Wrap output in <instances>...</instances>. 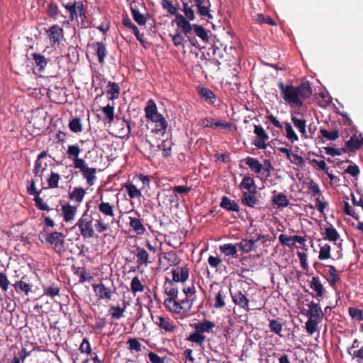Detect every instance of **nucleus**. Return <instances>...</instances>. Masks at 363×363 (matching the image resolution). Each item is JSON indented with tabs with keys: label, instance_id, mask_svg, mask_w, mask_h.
<instances>
[{
	"label": "nucleus",
	"instance_id": "f257e3e1",
	"mask_svg": "<svg viewBox=\"0 0 363 363\" xmlns=\"http://www.w3.org/2000/svg\"><path fill=\"white\" fill-rule=\"evenodd\" d=\"M278 86L284 101L298 106H303V100L309 99L313 93L308 82H301L297 86L285 85L283 82H279Z\"/></svg>",
	"mask_w": 363,
	"mask_h": 363
},
{
	"label": "nucleus",
	"instance_id": "f03ea898",
	"mask_svg": "<svg viewBox=\"0 0 363 363\" xmlns=\"http://www.w3.org/2000/svg\"><path fill=\"white\" fill-rule=\"evenodd\" d=\"M81 149L79 146L77 145H71L68 146L67 153L69 158L74 159V167L76 169H79L84 179H86L88 184L91 186L93 181L96 179V169L92 167H88L86 165L84 160L79 158Z\"/></svg>",
	"mask_w": 363,
	"mask_h": 363
},
{
	"label": "nucleus",
	"instance_id": "7ed1b4c3",
	"mask_svg": "<svg viewBox=\"0 0 363 363\" xmlns=\"http://www.w3.org/2000/svg\"><path fill=\"white\" fill-rule=\"evenodd\" d=\"M191 326L194 328L195 331L190 334L186 340L199 345H202L206 341V336L203 333L212 332L216 325L212 321L203 319L202 321L191 324Z\"/></svg>",
	"mask_w": 363,
	"mask_h": 363
},
{
	"label": "nucleus",
	"instance_id": "20e7f679",
	"mask_svg": "<svg viewBox=\"0 0 363 363\" xmlns=\"http://www.w3.org/2000/svg\"><path fill=\"white\" fill-rule=\"evenodd\" d=\"M60 2L62 6L69 12V20H67V16L63 14H60V16L64 19L62 21L63 25L69 24V21H73L79 17L83 21L84 19L86 18V9L84 6V3L82 1H74V2H68L65 3L63 1L60 0Z\"/></svg>",
	"mask_w": 363,
	"mask_h": 363
},
{
	"label": "nucleus",
	"instance_id": "39448f33",
	"mask_svg": "<svg viewBox=\"0 0 363 363\" xmlns=\"http://www.w3.org/2000/svg\"><path fill=\"white\" fill-rule=\"evenodd\" d=\"M162 7L167 9L171 15H174L176 18L174 20L178 28L182 29L183 33L186 36L191 33V24L187 21L185 17L177 13V9L169 0H162Z\"/></svg>",
	"mask_w": 363,
	"mask_h": 363
},
{
	"label": "nucleus",
	"instance_id": "423d86ee",
	"mask_svg": "<svg viewBox=\"0 0 363 363\" xmlns=\"http://www.w3.org/2000/svg\"><path fill=\"white\" fill-rule=\"evenodd\" d=\"M164 305L167 310L170 313L184 315L191 311L193 305V300L187 298L180 301H178L177 299L175 301L164 299Z\"/></svg>",
	"mask_w": 363,
	"mask_h": 363
},
{
	"label": "nucleus",
	"instance_id": "0eeeda50",
	"mask_svg": "<svg viewBox=\"0 0 363 363\" xmlns=\"http://www.w3.org/2000/svg\"><path fill=\"white\" fill-rule=\"evenodd\" d=\"M87 209L83 213L81 218L77 220L75 226L79 228L81 235L84 238H91L94 236V230L93 228V218L88 213L89 209V202L86 203Z\"/></svg>",
	"mask_w": 363,
	"mask_h": 363
},
{
	"label": "nucleus",
	"instance_id": "6e6552de",
	"mask_svg": "<svg viewBox=\"0 0 363 363\" xmlns=\"http://www.w3.org/2000/svg\"><path fill=\"white\" fill-rule=\"evenodd\" d=\"M45 242L52 247L55 252L61 254L65 251L66 235L62 233L54 231L48 233L45 231Z\"/></svg>",
	"mask_w": 363,
	"mask_h": 363
},
{
	"label": "nucleus",
	"instance_id": "1a4fd4ad",
	"mask_svg": "<svg viewBox=\"0 0 363 363\" xmlns=\"http://www.w3.org/2000/svg\"><path fill=\"white\" fill-rule=\"evenodd\" d=\"M28 185H27V192L30 196H34V201L35 203V206L41 210V211H49L50 208L49 206L45 203L41 197H40V194L42 192V189L38 191L35 188V181L34 179H31L28 181Z\"/></svg>",
	"mask_w": 363,
	"mask_h": 363
},
{
	"label": "nucleus",
	"instance_id": "9d476101",
	"mask_svg": "<svg viewBox=\"0 0 363 363\" xmlns=\"http://www.w3.org/2000/svg\"><path fill=\"white\" fill-rule=\"evenodd\" d=\"M254 133L257 138L253 141L252 144L259 149L265 150L267 145L265 142L269 139V135L262 126L259 125H254Z\"/></svg>",
	"mask_w": 363,
	"mask_h": 363
},
{
	"label": "nucleus",
	"instance_id": "9b49d317",
	"mask_svg": "<svg viewBox=\"0 0 363 363\" xmlns=\"http://www.w3.org/2000/svg\"><path fill=\"white\" fill-rule=\"evenodd\" d=\"M98 209L99 213L104 216V218L111 219V224L116 222L115 218L114 206L109 202L104 201L102 196H101L100 202L98 205Z\"/></svg>",
	"mask_w": 363,
	"mask_h": 363
},
{
	"label": "nucleus",
	"instance_id": "f8f14e48",
	"mask_svg": "<svg viewBox=\"0 0 363 363\" xmlns=\"http://www.w3.org/2000/svg\"><path fill=\"white\" fill-rule=\"evenodd\" d=\"M155 323L166 333H174L178 329L175 322L169 317L157 316Z\"/></svg>",
	"mask_w": 363,
	"mask_h": 363
},
{
	"label": "nucleus",
	"instance_id": "ddd939ff",
	"mask_svg": "<svg viewBox=\"0 0 363 363\" xmlns=\"http://www.w3.org/2000/svg\"><path fill=\"white\" fill-rule=\"evenodd\" d=\"M197 9L199 15L203 19H212L211 13V3L210 0H193Z\"/></svg>",
	"mask_w": 363,
	"mask_h": 363
},
{
	"label": "nucleus",
	"instance_id": "4468645a",
	"mask_svg": "<svg viewBox=\"0 0 363 363\" xmlns=\"http://www.w3.org/2000/svg\"><path fill=\"white\" fill-rule=\"evenodd\" d=\"M230 296L233 302L238 306L240 308L244 309L246 311H250L249 307V299L247 296L240 291H230Z\"/></svg>",
	"mask_w": 363,
	"mask_h": 363
},
{
	"label": "nucleus",
	"instance_id": "2eb2a0df",
	"mask_svg": "<svg viewBox=\"0 0 363 363\" xmlns=\"http://www.w3.org/2000/svg\"><path fill=\"white\" fill-rule=\"evenodd\" d=\"M92 288L99 299H111L113 291L111 288L106 287L104 284H94Z\"/></svg>",
	"mask_w": 363,
	"mask_h": 363
},
{
	"label": "nucleus",
	"instance_id": "dca6fc26",
	"mask_svg": "<svg viewBox=\"0 0 363 363\" xmlns=\"http://www.w3.org/2000/svg\"><path fill=\"white\" fill-rule=\"evenodd\" d=\"M47 33L48 34V37L52 45L59 43L60 40L64 37L63 28L57 24L52 26L47 30Z\"/></svg>",
	"mask_w": 363,
	"mask_h": 363
},
{
	"label": "nucleus",
	"instance_id": "f3484780",
	"mask_svg": "<svg viewBox=\"0 0 363 363\" xmlns=\"http://www.w3.org/2000/svg\"><path fill=\"white\" fill-rule=\"evenodd\" d=\"M172 274L173 281L184 283L189 279V269L184 265L172 269Z\"/></svg>",
	"mask_w": 363,
	"mask_h": 363
},
{
	"label": "nucleus",
	"instance_id": "a211bd4d",
	"mask_svg": "<svg viewBox=\"0 0 363 363\" xmlns=\"http://www.w3.org/2000/svg\"><path fill=\"white\" fill-rule=\"evenodd\" d=\"M256 192H242L241 202L244 206L250 208H257L260 204L259 200L255 196Z\"/></svg>",
	"mask_w": 363,
	"mask_h": 363
},
{
	"label": "nucleus",
	"instance_id": "6ab92c4d",
	"mask_svg": "<svg viewBox=\"0 0 363 363\" xmlns=\"http://www.w3.org/2000/svg\"><path fill=\"white\" fill-rule=\"evenodd\" d=\"M145 117L151 121H155L156 118H158L159 116L162 115L158 113L156 104L152 99L147 101L145 108Z\"/></svg>",
	"mask_w": 363,
	"mask_h": 363
},
{
	"label": "nucleus",
	"instance_id": "aec40b11",
	"mask_svg": "<svg viewBox=\"0 0 363 363\" xmlns=\"http://www.w3.org/2000/svg\"><path fill=\"white\" fill-rule=\"evenodd\" d=\"M91 46L94 49L99 62L103 65L105 63V57L108 54L105 44L102 42H95Z\"/></svg>",
	"mask_w": 363,
	"mask_h": 363
},
{
	"label": "nucleus",
	"instance_id": "412c9836",
	"mask_svg": "<svg viewBox=\"0 0 363 363\" xmlns=\"http://www.w3.org/2000/svg\"><path fill=\"white\" fill-rule=\"evenodd\" d=\"M308 306L309 308L307 312L308 318L322 320L324 314L319 303L311 301Z\"/></svg>",
	"mask_w": 363,
	"mask_h": 363
},
{
	"label": "nucleus",
	"instance_id": "4be33fe9",
	"mask_svg": "<svg viewBox=\"0 0 363 363\" xmlns=\"http://www.w3.org/2000/svg\"><path fill=\"white\" fill-rule=\"evenodd\" d=\"M135 250L133 252L134 255L137 258V263L139 265H145L147 266L149 262V254L148 252L143 247L135 245Z\"/></svg>",
	"mask_w": 363,
	"mask_h": 363
},
{
	"label": "nucleus",
	"instance_id": "5701e85b",
	"mask_svg": "<svg viewBox=\"0 0 363 363\" xmlns=\"http://www.w3.org/2000/svg\"><path fill=\"white\" fill-rule=\"evenodd\" d=\"M13 286L17 293H25L28 295L31 291V285L28 283V277L24 275L20 281H16Z\"/></svg>",
	"mask_w": 363,
	"mask_h": 363
},
{
	"label": "nucleus",
	"instance_id": "b1692460",
	"mask_svg": "<svg viewBox=\"0 0 363 363\" xmlns=\"http://www.w3.org/2000/svg\"><path fill=\"white\" fill-rule=\"evenodd\" d=\"M77 211V206H71L66 203L62 206V215L65 222H69L74 220Z\"/></svg>",
	"mask_w": 363,
	"mask_h": 363
},
{
	"label": "nucleus",
	"instance_id": "393cba45",
	"mask_svg": "<svg viewBox=\"0 0 363 363\" xmlns=\"http://www.w3.org/2000/svg\"><path fill=\"white\" fill-rule=\"evenodd\" d=\"M174 281L173 280H169L166 279V281L164 284V292L169 296L166 299H171L172 301H175L178 296V288L174 284Z\"/></svg>",
	"mask_w": 363,
	"mask_h": 363
},
{
	"label": "nucleus",
	"instance_id": "a878e982",
	"mask_svg": "<svg viewBox=\"0 0 363 363\" xmlns=\"http://www.w3.org/2000/svg\"><path fill=\"white\" fill-rule=\"evenodd\" d=\"M309 285L310 288L315 292V294L313 295V297L321 298L323 296L325 289L319 277H313Z\"/></svg>",
	"mask_w": 363,
	"mask_h": 363
},
{
	"label": "nucleus",
	"instance_id": "bb28decb",
	"mask_svg": "<svg viewBox=\"0 0 363 363\" xmlns=\"http://www.w3.org/2000/svg\"><path fill=\"white\" fill-rule=\"evenodd\" d=\"M220 206L228 211H240V206L234 200H231L226 196H223L221 198Z\"/></svg>",
	"mask_w": 363,
	"mask_h": 363
},
{
	"label": "nucleus",
	"instance_id": "cd10ccee",
	"mask_svg": "<svg viewBox=\"0 0 363 363\" xmlns=\"http://www.w3.org/2000/svg\"><path fill=\"white\" fill-rule=\"evenodd\" d=\"M201 125L205 127H210L213 128H228L231 126L230 123H223V122H216L214 119L212 118H205L201 119Z\"/></svg>",
	"mask_w": 363,
	"mask_h": 363
},
{
	"label": "nucleus",
	"instance_id": "c85d7f7f",
	"mask_svg": "<svg viewBox=\"0 0 363 363\" xmlns=\"http://www.w3.org/2000/svg\"><path fill=\"white\" fill-rule=\"evenodd\" d=\"M238 247L237 244L234 245L232 243H226L222 245H220L219 250L223 254L225 257H238Z\"/></svg>",
	"mask_w": 363,
	"mask_h": 363
},
{
	"label": "nucleus",
	"instance_id": "c756f323",
	"mask_svg": "<svg viewBox=\"0 0 363 363\" xmlns=\"http://www.w3.org/2000/svg\"><path fill=\"white\" fill-rule=\"evenodd\" d=\"M236 244L239 250L244 253H249L257 248L255 240L252 239H242L240 242Z\"/></svg>",
	"mask_w": 363,
	"mask_h": 363
},
{
	"label": "nucleus",
	"instance_id": "7c9ffc66",
	"mask_svg": "<svg viewBox=\"0 0 363 363\" xmlns=\"http://www.w3.org/2000/svg\"><path fill=\"white\" fill-rule=\"evenodd\" d=\"M129 225L138 235H143L146 229L142 220L135 217H129Z\"/></svg>",
	"mask_w": 363,
	"mask_h": 363
},
{
	"label": "nucleus",
	"instance_id": "2f4dec72",
	"mask_svg": "<svg viewBox=\"0 0 363 363\" xmlns=\"http://www.w3.org/2000/svg\"><path fill=\"white\" fill-rule=\"evenodd\" d=\"M248 165L249 168L255 174H260L263 169V165L256 158L247 157L242 160Z\"/></svg>",
	"mask_w": 363,
	"mask_h": 363
},
{
	"label": "nucleus",
	"instance_id": "473e14b6",
	"mask_svg": "<svg viewBox=\"0 0 363 363\" xmlns=\"http://www.w3.org/2000/svg\"><path fill=\"white\" fill-rule=\"evenodd\" d=\"M123 188L125 189L128 196L130 199L140 198L142 196V193L135 184L130 182H126L123 184Z\"/></svg>",
	"mask_w": 363,
	"mask_h": 363
},
{
	"label": "nucleus",
	"instance_id": "72a5a7b5",
	"mask_svg": "<svg viewBox=\"0 0 363 363\" xmlns=\"http://www.w3.org/2000/svg\"><path fill=\"white\" fill-rule=\"evenodd\" d=\"M324 235V240L333 242H335L340 238L339 233L332 225L325 228Z\"/></svg>",
	"mask_w": 363,
	"mask_h": 363
},
{
	"label": "nucleus",
	"instance_id": "f704fd0d",
	"mask_svg": "<svg viewBox=\"0 0 363 363\" xmlns=\"http://www.w3.org/2000/svg\"><path fill=\"white\" fill-rule=\"evenodd\" d=\"M240 188H243L248 191V192H256L257 191V186L255 184V180L252 177L249 176H245L240 183Z\"/></svg>",
	"mask_w": 363,
	"mask_h": 363
},
{
	"label": "nucleus",
	"instance_id": "c9c22d12",
	"mask_svg": "<svg viewBox=\"0 0 363 363\" xmlns=\"http://www.w3.org/2000/svg\"><path fill=\"white\" fill-rule=\"evenodd\" d=\"M194 30V33L200 38L203 41L208 42L209 40L208 31L202 26L198 24L191 25V30Z\"/></svg>",
	"mask_w": 363,
	"mask_h": 363
},
{
	"label": "nucleus",
	"instance_id": "e433bc0d",
	"mask_svg": "<svg viewBox=\"0 0 363 363\" xmlns=\"http://www.w3.org/2000/svg\"><path fill=\"white\" fill-rule=\"evenodd\" d=\"M85 195V191L82 187H75L72 191L69 194V199L75 201L77 203H81Z\"/></svg>",
	"mask_w": 363,
	"mask_h": 363
},
{
	"label": "nucleus",
	"instance_id": "4c0bfd02",
	"mask_svg": "<svg viewBox=\"0 0 363 363\" xmlns=\"http://www.w3.org/2000/svg\"><path fill=\"white\" fill-rule=\"evenodd\" d=\"M131 14L134 21L140 26H145L147 22L146 17L142 14L136 6H130Z\"/></svg>",
	"mask_w": 363,
	"mask_h": 363
},
{
	"label": "nucleus",
	"instance_id": "58836bf2",
	"mask_svg": "<svg viewBox=\"0 0 363 363\" xmlns=\"http://www.w3.org/2000/svg\"><path fill=\"white\" fill-rule=\"evenodd\" d=\"M48 164L47 163H43L42 161L35 160L34 168H33V174L35 177H39L40 180H43V173L47 169Z\"/></svg>",
	"mask_w": 363,
	"mask_h": 363
},
{
	"label": "nucleus",
	"instance_id": "ea45409f",
	"mask_svg": "<svg viewBox=\"0 0 363 363\" xmlns=\"http://www.w3.org/2000/svg\"><path fill=\"white\" fill-rule=\"evenodd\" d=\"M127 303H124V307L121 308L119 306H111L109 309V313L111 316V318L113 320H118L120 319L123 316V313L125 310V306Z\"/></svg>",
	"mask_w": 363,
	"mask_h": 363
},
{
	"label": "nucleus",
	"instance_id": "a19ab883",
	"mask_svg": "<svg viewBox=\"0 0 363 363\" xmlns=\"http://www.w3.org/2000/svg\"><path fill=\"white\" fill-rule=\"evenodd\" d=\"M272 202L279 208L286 207L289 205V201L286 196L283 193H279L272 197Z\"/></svg>",
	"mask_w": 363,
	"mask_h": 363
},
{
	"label": "nucleus",
	"instance_id": "79ce46f5",
	"mask_svg": "<svg viewBox=\"0 0 363 363\" xmlns=\"http://www.w3.org/2000/svg\"><path fill=\"white\" fill-rule=\"evenodd\" d=\"M329 277L328 281L331 286H335V284L340 280V274L335 267L333 265H328Z\"/></svg>",
	"mask_w": 363,
	"mask_h": 363
},
{
	"label": "nucleus",
	"instance_id": "37998d69",
	"mask_svg": "<svg viewBox=\"0 0 363 363\" xmlns=\"http://www.w3.org/2000/svg\"><path fill=\"white\" fill-rule=\"evenodd\" d=\"M33 60L36 67H38V70L40 72L43 71L48 63V60L40 53H33Z\"/></svg>",
	"mask_w": 363,
	"mask_h": 363
},
{
	"label": "nucleus",
	"instance_id": "c03bdc74",
	"mask_svg": "<svg viewBox=\"0 0 363 363\" xmlns=\"http://www.w3.org/2000/svg\"><path fill=\"white\" fill-rule=\"evenodd\" d=\"M152 121L155 123V133L163 134L166 131L167 128V121L162 115L159 116L158 118Z\"/></svg>",
	"mask_w": 363,
	"mask_h": 363
},
{
	"label": "nucleus",
	"instance_id": "a18cd8bd",
	"mask_svg": "<svg viewBox=\"0 0 363 363\" xmlns=\"http://www.w3.org/2000/svg\"><path fill=\"white\" fill-rule=\"evenodd\" d=\"M291 121L294 125V126L299 130L301 133L302 136L304 138H308V135L306 134V121L299 119L295 116L291 117Z\"/></svg>",
	"mask_w": 363,
	"mask_h": 363
},
{
	"label": "nucleus",
	"instance_id": "49530a36",
	"mask_svg": "<svg viewBox=\"0 0 363 363\" xmlns=\"http://www.w3.org/2000/svg\"><path fill=\"white\" fill-rule=\"evenodd\" d=\"M60 289L58 286L52 284L48 286H43V295L54 298L60 294Z\"/></svg>",
	"mask_w": 363,
	"mask_h": 363
},
{
	"label": "nucleus",
	"instance_id": "de8ad7c7",
	"mask_svg": "<svg viewBox=\"0 0 363 363\" xmlns=\"http://www.w3.org/2000/svg\"><path fill=\"white\" fill-rule=\"evenodd\" d=\"M320 133L321 134V136L324 138H326L328 140L334 141L337 140L339 136V130L338 129H334L331 131H328L326 129H320Z\"/></svg>",
	"mask_w": 363,
	"mask_h": 363
},
{
	"label": "nucleus",
	"instance_id": "09e8293b",
	"mask_svg": "<svg viewBox=\"0 0 363 363\" xmlns=\"http://www.w3.org/2000/svg\"><path fill=\"white\" fill-rule=\"evenodd\" d=\"M345 146L349 150V152H355L360 149V144L359 143V138L356 135H352L350 139L345 143Z\"/></svg>",
	"mask_w": 363,
	"mask_h": 363
},
{
	"label": "nucleus",
	"instance_id": "8fccbe9b",
	"mask_svg": "<svg viewBox=\"0 0 363 363\" xmlns=\"http://www.w3.org/2000/svg\"><path fill=\"white\" fill-rule=\"evenodd\" d=\"M269 327L272 332L281 336V332L282 331L283 328V323L279 320V318L270 320Z\"/></svg>",
	"mask_w": 363,
	"mask_h": 363
},
{
	"label": "nucleus",
	"instance_id": "3c124183",
	"mask_svg": "<svg viewBox=\"0 0 363 363\" xmlns=\"http://www.w3.org/2000/svg\"><path fill=\"white\" fill-rule=\"evenodd\" d=\"M164 257L167 260L170 266H177L181 262V259L175 251H170L165 253Z\"/></svg>",
	"mask_w": 363,
	"mask_h": 363
},
{
	"label": "nucleus",
	"instance_id": "603ef678",
	"mask_svg": "<svg viewBox=\"0 0 363 363\" xmlns=\"http://www.w3.org/2000/svg\"><path fill=\"white\" fill-rule=\"evenodd\" d=\"M108 86L110 88L107 91V94L111 95L109 99L111 100L118 99L120 94V87L118 84L116 82H109Z\"/></svg>",
	"mask_w": 363,
	"mask_h": 363
},
{
	"label": "nucleus",
	"instance_id": "864d4df0",
	"mask_svg": "<svg viewBox=\"0 0 363 363\" xmlns=\"http://www.w3.org/2000/svg\"><path fill=\"white\" fill-rule=\"evenodd\" d=\"M130 289L134 294L144 291L145 287L138 277H135L132 279L130 282Z\"/></svg>",
	"mask_w": 363,
	"mask_h": 363
},
{
	"label": "nucleus",
	"instance_id": "5fc2aeb1",
	"mask_svg": "<svg viewBox=\"0 0 363 363\" xmlns=\"http://www.w3.org/2000/svg\"><path fill=\"white\" fill-rule=\"evenodd\" d=\"M201 96L206 100H209L211 104H214L216 101V94L208 88H201L199 91Z\"/></svg>",
	"mask_w": 363,
	"mask_h": 363
},
{
	"label": "nucleus",
	"instance_id": "6e6d98bb",
	"mask_svg": "<svg viewBox=\"0 0 363 363\" xmlns=\"http://www.w3.org/2000/svg\"><path fill=\"white\" fill-rule=\"evenodd\" d=\"M60 175L58 173L52 172L50 177L48 178L47 182L48 188L55 189L58 187V183L60 179Z\"/></svg>",
	"mask_w": 363,
	"mask_h": 363
},
{
	"label": "nucleus",
	"instance_id": "4d7b16f0",
	"mask_svg": "<svg viewBox=\"0 0 363 363\" xmlns=\"http://www.w3.org/2000/svg\"><path fill=\"white\" fill-rule=\"evenodd\" d=\"M47 14L51 18L56 20L60 14V10L55 3L50 2L47 8Z\"/></svg>",
	"mask_w": 363,
	"mask_h": 363
},
{
	"label": "nucleus",
	"instance_id": "13d9d810",
	"mask_svg": "<svg viewBox=\"0 0 363 363\" xmlns=\"http://www.w3.org/2000/svg\"><path fill=\"white\" fill-rule=\"evenodd\" d=\"M331 247L328 244H325L321 246L320 248V252L318 255V259L320 260H325L328 259L331 257L330 255Z\"/></svg>",
	"mask_w": 363,
	"mask_h": 363
},
{
	"label": "nucleus",
	"instance_id": "bf43d9fd",
	"mask_svg": "<svg viewBox=\"0 0 363 363\" xmlns=\"http://www.w3.org/2000/svg\"><path fill=\"white\" fill-rule=\"evenodd\" d=\"M94 226L99 233L107 231L110 228V225L105 222L104 219H102L101 217L96 220Z\"/></svg>",
	"mask_w": 363,
	"mask_h": 363
},
{
	"label": "nucleus",
	"instance_id": "052dcab7",
	"mask_svg": "<svg viewBox=\"0 0 363 363\" xmlns=\"http://www.w3.org/2000/svg\"><path fill=\"white\" fill-rule=\"evenodd\" d=\"M294 238V235L289 237L284 234H281L279 236V240L282 245L293 248L295 246V241Z\"/></svg>",
	"mask_w": 363,
	"mask_h": 363
},
{
	"label": "nucleus",
	"instance_id": "680f3d73",
	"mask_svg": "<svg viewBox=\"0 0 363 363\" xmlns=\"http://www.w3.org/2000/svg\"><path fill=\"white\" fill-rule=\"evenodd\" d=\"M321 320L308 318L305 326L306 331L311 335L313 334L317 330L318 323Z\"/></svg>",
	"mask_w": 363,
	"mask_h": 363
},
{
	"label": "nucleus",
	"instance_id": "e2e57ef3",
	"mask_svg": "<svg viewBox=\"0 0 363 363\" xmlns=\"http://www.w3.org/2000/svg\"><path fill=\"white\" fill-rule=\"evenodd\" d=\"M182 11L185 15V18L188 21H194L196 18L194 11L192 9V7L189 6L186 2H183V9Z\"/></svg>",
	"mask_w": 363,
	"mask_h": 363
},
{
	"label": "nucleus",
	"instance_id": "0e129e2a",
	"mask_svg": "<svg viewBox=\"0 0 363 363\" xmlns=\"http://www.w3.org/2000/svg\"><path fill=\"white\" fill-rule=\"evenodd\" d=\"M255 21L260 24H269L272 26H275V21L269 16L264 15L262 13H259L255 16Z\"/></svg>",
	"mask_w": 363,
	"mask_h": 363
},
{
	"label": "nucleus",
	"instance_id": "69168bd1",
	"mask_svg": "<svg viewBox=\"0 0 363 363\" xmlns=\"http://www.w3.org/2000/svg\"><path fill=\"white\" fill-rule=\"evenodd\" d=\"M79 350L81 353L86 354L87 355H92L91 344L87 337L83 338L82 342L81 343Z\"/></svg>",
	"mask_w": 363,
	"mask_h": 363
},
{
	"label": "nucleus",
	"instance_id": "338daca9",
	"mask_svg": "<svg viewBox=\"0 0 363 363\" xmlns=\"http://www.w3.org/2000/svg\"><path fill=\"white\" fill-rule=\"evenodd\" d=\"M69 128L73 133H79L82 131V125L79 118H74L69 121Z\"/></svg>",
	"mask_w": 363,
	"mask_h": 363
},
{
	"label": "nucleus",
	"instance_id": "774afa93",
	"mask_svg": "<svg viewBox=\"0 0 363 363\" xmlns=\"http://www.w3.org/2000/svg\"><path fill=\"white\" fill-rule=\"evenodd\" d=\"M102 111L105 115L106 119L108 121V123H112L114 120V106L108 104L102 108Z\"/></svg>",
	"mask_w": 363,
	"mask_h": 363
}]
</instances>
